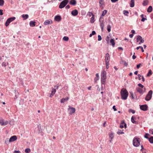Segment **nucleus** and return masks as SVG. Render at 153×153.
Here are the masks:
<instances>
[{
    "instance_id": "obj_9",
    "label": "nucleus",
    "mask_w": 153,
    "mask_h": 153,
    "mask_svg": "<svg viewBox=\"0 0 153 153\" xmlns=\"http://www.w3.org/2000/svg\"><path fill=\"white\" fill-rule=\"evenodd\" d=\"M99 22H100V25L101 28L102 30L103 31L104 26V22L103 20V18H102L101 16Z\"/></svg>"
},
{
    "instance_id": "obj_43",
    "label": "nucleus",
    "mask_w": 153,
    "mask_h": 153,
    "mask_svg": "<svg viewBox=\"0 0 153 153\" xmlns=\"http://www.w3.org/2000/svg\"><path fill=\"white\" fill-rule=\"evenodd\" d=\"M88 15L89 16H93V15H94L93 14V13L92 12H89L88 13Z\"/></svg>"
},
{
    "instance_id": "obj_49",
    "label": "nucleus",
    "mask_w": 153,
    "mask_h": 153,
    "mask_svg": "<svg viewBox=\"0 0 153 153\" xmlns=\"http://www.w3.org/2000/svg\"><path fill=\"white\" fill-rule=\"evenodd\" d=\"M13 153H21L20 152L19 150H18V151L16 150Z\"/></svg>"
},
{
    "instance_id": "obj_62",
    "label": "nucleus",
    "mask_w": 153,
    "mask_h": 153,
    "mask_svg": "<svg viewBox=\"0 0 153 153\" xmlns=\"http://www.w3.org/2000/svg\"><path fill=\"white\" fill-rule=\"evenodd\" d=\"M5 143L6 144H8L9 143L8 142V140H7V139L5 141Z\"/></svg>"
},
{
    "instance_id": "obj_15",
    "label": "nucleus",
    "mask_w": 153,
    "mask_h": 153,
    "mask_svg": "<svg viewBox=\"0 0 153 153\" xmlns=\"http://www.w3.org/2000/svg\"><path fill=\"white\" fill-rule=\"evenodd\" d=\"M56 91V90L55 88H52L51 91V93L50 95V97L52 98L53 95L55 94Z\"/></svg>"
},
{
    "instance_id": "obj_51",
    "label": "nucleus",
    "mask_w": 153,
    "mask_h": 153,
    "mask_svg": "<svg viewBox=\"0 0 153 153\" xmlns=\"http://www.w3.org/2000/svg\"><path fill=\"white\" fill-rule=\"evenodd\" d=\"M2 66L4 67H6V63L5 62H3L2 63Z\"/></svg>"
},
{
    "instance_id": "obj_55",
    "label": "nucleus",
    "mask_w": 153,
    "mask_h": 153,
    "mask_svg": "<svg viewBox=\"0 0 153 153\" xmlns=\"http://www.w3.org/2000/svg\"><path fill=\"white\" fill-rule=\"evenodd\" d=\"M3 10H2L0 9V15H2L3 14V13L2 12Z\"/></svg>"
},
{
    "instance_id": "obj_33",
    "label": "nucleus",
    "mask_w": 153,
    "mask_h": 153,
    "mask_svg": "<svg viewBox=\"0 0 153 153\" xmlns=\"http://www.w3.org/2000/svg\"><path fill=\"white\" fill-rule=\"evenodd\" d=\"M114 137V134L113 133H111L109 134V137L111 139H113Z\"/></svg>"
},
{
    "instance_id": "obj_24",
    "label": "nucleus",
    "mask_w": 153,
    "mask_h": 153,
    "mask_svg": "<svg viewBox=\"0 0 153 153\" xmlns=\"http://www.w3.org/2000/svg\"><path fill=\"white\" fill-rule=\"evenodd\" d=\"M134 0H131L130 3V7H133L134 6Z\"/></svg>"
},
{
    "instance_id": "obj_19",
    "label": "nucleus",
    "mask_w": 153,
    "mask_h": 153,
    "mask_svg": "<svg viewBox=\"0 0 153 153\" xmlns=\"http://www.w3.org/2000/svg\"><path fill=\"white\" fill-rule=\"evenodd\" d=\"M76 2L75 0H71L70 2L71 4L74 5L76 4Z\"/></svg>"
},
{
    "instance_id": "obj_30",
    "label": "nucleus",
    "mask_w": 153,
    "mask_h": 153,
    "mask_svg": "<svg viewBox=\"0 0 153 153\" xmlns=\"http://www.w3.org/2000/svg\"><path fill=\"white\" fill-rule=\"evenodd\" d=\"M107 11L106 10H104L102 12V16H104L107 13Z\"/></svg>"
},
{
    "instance_id": "obj_23",
    "label": "nucleus",
    "mask_w": 153,
    "mask_h": 153,
    "mask_svg": "<svg viewBox=\"0 0 153 153\" xmlns=\"http://www.w3.org/2000/svg\"><path fill=\"white\" fill-rule=\"evenodd\" d=\"M110 42L112 46L114 47L115 44L114 40L113 39H111Z\"/></svg>"
},
{
    "instance_id": "obj_50",
    "label": "nucleus",
    "mask_w": 153,
    "mask_h": 153,
    "mask_svg": "<svg viewBox=\"0 0 153 153\" xmlns=\"http://www.w3.org/2000/svg\"><path fill=\"white\" fill-rule=\"evenodd\" d=\"M109 38H109V36H107L106 40V41L108 43V42H109Z\"/></svg>"
},
{
    "instance_id": "obj_60",
    "label": "nucleus",
    "mask_w": 153,
    "mask_h": 153,
    "mask_svg": "<svg viewBox=\"0 0 153 153\" xmlns=\"http://www.w3.org/2000/svg\"><path fill=\"white\" fill-rule=\"evenodd\" d=\"M70 7V6L68 5H67V6H66L65 7V8H66V9H69Z\"/></svg>"
},
{
    "instance_id": "obj_1",
    "label": "nucleus",
    "mask_w": 153,
    "mask_h": 153,
    "mask_svg": "<svg viewBox=\"0 0 153 153\" xmlns=\"http://www.w3.org/2000/svg\"><path fill=\"white\" fill-rule=\"evenodd\" d=\"M120 93L122 99L124 100L126 99L128 94L127 91L126 89L123 88Z\"/></svg>"
},
{
    "instance_id": "obj_61",
    "label": "nucleus",
    "mask_w": 153,
    "mask_h": 153,
    "mask_svg": "<svg viewBox=\"0 0 153 153\" xmlns=\"http://www.w3.org/2000/svg\"><path fill=\"white\" fill-rule=\"evenodd\" d=\"M102 2L103 0H99V3L100 4L102 5Z\"/></svg>"
},
{
    "instance_id": "obj_64",
    "label": "nucleus",
    "mask_w": 153,
    "mask_h": 153,
    "mask_svg": "<svg viewBox=\"0 0 153 153\" xmlns=\"http://www.w3.org/2000/svg\"><path fill=\"white\" fill-rule=\"evenodd\" d=\"M131 32L133 34L135 33V31L134 30H131Z\"/></svg>"
},
{
    "instance_id": "obj_38",
    "label": "nucleus",
    "mask_w": 153,
    "mask_h": 153,
    "mask_svg": "<svg viewBox=\"0 0 153 153\" xmlns=\"http://www.w3.org/2000/svg\"><path fill=\"white\" fill-rule=\"evenodd\" d=\"M96 34V32L94 31H93L92 33L90 34L89 36L91 37L92 35H94Z\"/></svg>"
},
{
    "instance_id": "obj_37",
    "label": "nucleus",
    "mask_w": 153,
    "mask_h": 153,
    "mask_svg": "<svg viewBox=\"0 0 153 153\" xmlns=\"http://www.w3.org/2000/svg\"><path fill=\"white\" fill-rule=\"evenodd\" d=\"M100 77H95L94 79V81L95 83H97V81L99 79Z\"/></svg>"
},
{
    "instance_id": "obj_18",
    "label": "nucleus",
    "mask_w": 153,
    "mask_h": 153,
    "mask_svg": "<svg viewBox=\"0 0 153 153\" xmlns=\"http://www.w3.org/2000/svg\"><path fill=\"white\" fill-rule=\"evenodd\" d=\"M36 22L33 21L30 22V25L31 27H33L35 26Z\"/></svg>"
},
{
    "instance_id": "obj_28",
    "label": "nucleus",
    "mask_w": 153,
    "mask_h": 153,
    "mask_svg": "<svg viewBox=\"0 0 153 153\" xmlns=\"http://www.w3.org/2000/svg\"><path fill=\"white\" fill-rule=\"evenodd\" d=\"M50 23V21L49 20H47L45 21L44 22V24L46 25L49 24Z\"/></svg>"
},
{
    "instance_id": "obj_5",
    "label": "nucleus",
    "mask_w": 153,
    "mask_h": 153,
    "mask_svg": "<svg viewBox=\"0 0 153 153\" xmlns=\"http://www.w3.org/2000/svg\"><path fill=\"white\" fill-rule=\"evenodd\" d=\"M16 19V18L15 17H12L8 18L6 21L5 23V25L6 26H8L9 24L12 22L14 20Z\"/></svg>"
},
{
    "instance_id": "obj_14",
    "label": "nucleus",
    "mask_w": 153,
    "mask_h": 153,
    "mask_svg": "<svg viewBox=\"0 0 153 153\" xmlns=\"http://www.w3.org/2000/svg\"><path fill=\"white\" fill-rule=\"evenodd\" d=\"M110 59V57L109 54L108 53H106L105 56V62H106L107 63L108 62H109Z\"/></svg>"
},
{
    "instance_id": "obj_11",
    "label": "nucleus",
    "mask_w": 153,
    "mask_h": 153,
    "mask_svg": "<svg viewBox=\"0 0 153 153\" xmlns=\"http://www.w3.org/2000/svg\"><path fill=\"white\" fill-rule=\"evenodd\" d=\"M148 106L146 105H140V109L143 111H146L147 110Z\"/></svg>"
},
{
    "instance_id": "obj_63",
    "label": "nucleus",
    "mask_w": 153,
    "mask_h": 153,
    "mask_svg": "<svg viewBox=\"0 0 153 153\" xmlns=\"http://www.w3.org/2000/svg\"><path fill=\"white\" fill-rule=\"evenodd\" d=\"M129 36L130 38H132L133 36V34H130Z\"/></svg>"
},
{
    "instance_id": "obj_12",
    "label": "nucleus",
    "mask_w": 153,
    "mask_h": 153,
    "mask_svg": "<svg viewBox=\"0 0 153 153\" xmlns=\"http://www.w3.org/2000/svg\"><path fill=\"white\" fill-rule=\"evenodd\" d=\"M17 139V137L16 136H13L10 137V138L9 142H11L16 141Z\"/></svg>"
},
{
    "instance_id": "obj_46",
    "label": "nucleus",
    "mask_w": 153,
    "mask_h": 153,
    "mask_svg": "<svg viewBox=\"0 0 153 153\" xmlns=\"http://www.w3.org/2000/svg\"><path fill=\"white\" fill-rule=\"evenodd\" d=\"M149 133L152 134H153V129H150L149 130Z\"/></svg>"
},
{
    "instance_id": "obj_47",
    "label": "nucleus",
    "mask_w": 153,
    "mask_h": 153,
    "mask_svg": "<svg viewBox=\"0 0 153 153\" xmlns=\"http://www.w3.org/2000/svg\"><path fill=\"white\" fill-rule=\"evenodd\" d=\"M123 12H124V14L126 15H127L126 14L128 13V12L127 11L125 10H124Z\"/></svg>"
},
{
    "instance_id": "obj_34",
    "label": "nucleus",
    "mask_w": 153,
    "mask_h": 153,
    "mask_svg": "<svg viewBox=\"0 0 153 153\" xmlns=\"http://www.w3.org/2000/svg\"><path fill=\"white\" fill-rule=\"evenodd\" d=\"M30 152V149L29 148H27L25 150L26 153H29Z\"/></svg>"
},
{
    "instance_id": "obj_52",
    "label": "nucleus",
    "mask_w": 153,
    "mask_h": 153,
    "mask_svg": "<svg viewBox=\"0 0 153 153\" xmlns=\"http://www.w3.org/2000/svg\"><path fill=\"white\" fill-rule=\"evenodd\" d=\"M149 135V134L148 133L146 134V135L144 136V137L146 138L149 139V138L148 137V136H147V135Z\"/></svg>"
},
{
    "instance_id": "obj_25",
    "label": "nucleus",
    "mask_w": 153,
    "mask_h": 153,
    "mask_svg": "<svg viewBox=\"0 0 153 153\" xmlns=\"http://www.w3.org/2000/svg\"><path fill=\"white\" fill-rule=\"evenodd\" d=\"M152 6H150L148 8L147 11L149 13H150L152 11Z\"/></svg>"
},
{
    "instance_id": "obj_59",
    "label": "nucleus",
    "mask_w": 153,
    "mask_h": 153,
    "mask_svg": "<svg viewBox=\"0 0 153 153\" xmlns=\"http://www.w3.org/2000/svg\"><path fill=\"white\" fill-rule=\"evenodd\" d=\"M146 19L143 18H142L141 19V21L142 22H144L145 20H146Z\"/></svg>"
},
{
    "instance_id": "obj_39",
    "label": "nucleus",
    "mask_w": 153,
    "mask_h": 153,
    "mask_svg": "<svg viewBox=\"0 0 153 153\" xmlns=\"http://www.w3.org/2000/svg\"><path fill=\"white\" fill-rule=\"evenodd\" d=\"M4 1L3 0H0V6H2L3 5Z\"/></svg>"
},
{
    "instance_id": "obj_22",
    "label": "nucleus",
    "mask_w": 153,
    "mask_h": 153,
    "mask_svg": "<svg viewBox=\"0 0 153 153\" xmlns=\"http://www.w3.org/2000/svg\"><path fill=\"white\" fill-rule=\"evenodd\" d=\"M95 21L94 17V15H93L91 18L90 19V22L91 23H93Z\"/></svg>"
},
{
    "instance_id": "obj_36",
    "label": "nucleus",
    "mask_w": 153,
    "mask_h": 153,
    "mask_svg": "<svg viewBox=\"0 0 153 153\" xmlns=\"http://www.w3.org/2000/svg\"><path fill=\"white\" fill-rule=\"evenodd\" d=\"M128 111L129 113H132L133 114H134L135 113V111L131 109H129L128 110Z\"/></svg>"
},
{
    "instance_id": "obj_6",
    "label": "nucleus",
    "mask_w": 153,
    "mask_h": 153,
    "mask_svg": "<svg viewBox=\"0 0 153 153\" xmlns=\"http://www.w3.org/2000/svg\"><path fill=\"white\" fill-rule=\"evenodd\" d=\"M152 94V90H150L147 95L145 99V100L146 101L149 100L151 98Z\"/></svg>"
},
{
    "instance_id": "obj_42",
    "label": "nucleus",
    "mask_w": 153,
    "mask_h": 153,
    "mask_svg": "<svg viewBox=\"0 0 153 153\" xmlns=\"http://www.w3.org/2000/svg\"><path fill=\"white\" fill-rule=\"evenodd\" d=\"M117 133L118 134H122L124 133V132L123 131H118Z\"/></svg>"
},
{
    "instance_id": "obj_17",
    "label": "nucleus",
    "mask_w": 153,
    "mask_h": 153,
    "mask_svg": "<svg viewBox=\"0 0 153 153\" xmlns=\"http://www.w3.org/2000/svg\"><path fill=\"white\" fill-rule=\"evenodd\" d=\"M71 13L72 15L76 16L78 14V12L77 10H75L72 11L71 12Z\"/></svg>"
},
{
    "instance_id": "obj_54",
    "label": "nucleus",
    "mask_w": 153,
    "mask_h": 153,
    "mask_svg": "<svg viewBox=\"0 0 153 153\" xmlns=\"http://www.w3.org/2000/svg\"><path fill=\"white\" fill-rule=\"evenodd\" d=\"M138 79H139V80H141V77H142L141 75L140 74H138Z\"/></svg>"
},
{
    "instance_id": "obj_29",
    "label": "nucleus",
    "mask_w": 153,
    "mask_h": 153,
    "mask_svg": "<svg viewBox=\"0 0 153 153\" xmlns=\"http://www.w3.org/2000/svg\"><path fill=\"white\" fill-rule=\"evenodd\" d=\"M111 26L110 25H108L107 26V29L108 31L109 32L111 31Z\"/></svg>"
},
{
    "instance_id": "obj_7",
    "label": "nucleus",
    "mask_w": 153,
    "mask_h": 153,
    "mask_svg": "<svg viewBox=\"0 0 153 153\" xmlns=\"http://www.w3.org/2000/svg\"><path fill=\"white\" fill-rule=\"evenodd\" d=\"M69 108H68V110L69 111V114L70 115H72V114H74L76 111V109L75 108L71 107L70 106H68Z\"/></svg>"
},
{
    "instance_id": "obj_56",
    "label": "nucleus",
    "mask_w": 153,
    "mask_h": 153,
    "mask_svg": "<svg viewBox=\"0 0 153 153\" xmlns=\"http://www.w3.org/2000/svg\"><path fill=\"white\" fill-rule=\"evenodd\" d=\"M141 65V63H140L139 64L137 65V68H139L140 67Z\"/></svg>"
},
{
    "instance_id": "obj_31",
    "label": "nucleus",
    "mask_w": 153,
    "mask_h": 153,
    "mask_svg": "<svg viewBox=\"0 0 153 153\" xmlns=\"http://www.w3.org/2000/svg\"><path fill=\"white\" fill-rule=\"evenodd\" d=\"M63 39L65 41H68L69 39V38L67 36H64L63 38Z\"/></svg>"
},
{
    "instance_id": "obj_3",
    "label": "nucleus",
    "mask_w": 153,
    "mask_h": 153,
    "mask_svg": "<svg viewBox=\"0 0 153 153\" xmlns=\"http://www.w3.org/2000/svg\"><path fill=\"white\" fill-rule=\"evenodd\" d=\"M133 145L134 146H138L140 145L139 139L134 138L133 140Z\"/></svg>"
},
{
    "instance_id": "obj_44",
    "label": "nucleus",
    "mask_w": 153,
    "mask_h": 153,
    "mask_svg": "<svg viewBox=\"0 0 153 153\" xmlns=\"http://www.w3.org/2000/svg\"><path fill=\"white\" fill-rule=\"evenodd\" d=\"M98 41H100L102 40V37H101V36H100V35H98Z\"/></svg>"
},
{
    "instance_id": "obj_32",
    "label": "nucleus",
    "mask_w": 153,
    "mask_h": 153,
    "mask_svg": "<svg viewBox=\"0 0 153 153\" xmlns=\"http://www.w3.org/2000/svg\"><path fill=\"white\" fill-rule=\"evenodd\" d=\"M137 91L140 93H141L143 92V90L139 88H138L137 89Z\"/></svg>"
},
{
    "instance_id": "obj_4",
    "label": "nucleus",
    "mask_w": 153,
    "mask_h": 153,
    "mask_svg": "<svg viewBox=\"0 0 153 153\" xmlns=\"http://www.w3.org/2000/svg\"><path fill=\"white\" fill-rule=\"evenodd\" d=\"M68 2V0H64L62 1L59 5V7L60 8H64Z\"/></svg>"
},
{
    "instance_id": "obj_10",
    "label": "nucleus",
    "mask_w": 153,
    "mask_h": 153,
    "mask_svg": "<svg viewBox=\"0 0 153 153\" xmlns=\"http://www.w3.org/2000/svg\"><path fill=\"white\" fill-rule=\"evenodd\" d=\"M137 42H138L139 41L140 42L139 43V44H140L141 43H143L144 42V39H143L142 37L140 36H138L137 39Z\"/></svg>"
},
{
    "instance_id": "obj_27",
    "label": "nucleus",
    "mask_w": 153,
    "mask_h": 153,
    "mask_svg": "<svg viewBox=\"0 0 153 153\" xmlns=\"http://www.w3.org/2000/svg\"><path fill=\"white\" fill-rule=\"evenodd\" d=\"M136 120V118H134L133 116H132L131 118V121L132 122L134 123H136V122L134 120Z\"/></svg>"
},
{
    "instance_id": "obj_2",
    "label": "nucleus",
    "mask_w": 153,
    "mask_h": 153,
    "mask_svg": "<svg viewBox=\"0 0 153 153\" xmlns=\"http://www.w3.org/2000/svg\"><path fill=\"white\" fill-rule=\"evenodd\" d=\"M101 83L102 84H104L105 82L106 79V72L104 71H103L101 73Z\"/></svg>"
},
{
    "instance_id": "obj_41",
    "label": "nucleus",
    "mask_w": 153,
    "mask_h": 153,
    "mask_svg": "<svg viewBox=\"0 0 153 153\" xmlns=\"http://www.w3.org/2000/svg\"><path fill=\"white\" fill-rule=\"evenodd\" d=\"M152 71L151 70H149L148 72V73L147 74V76H149L150 75H152Z\"/></svg>"
},
{
    "instance_id": "obj_35",
    "label": "nucleus",
    "mask_w": 153,
    "mask_h": 153,
    "mask_svg": "<svg viewBox=\"0 0 153 153\" xmlns=\"http://www.w3.org/2000/svg\"><path fill=\"white\" fill-rule=\"evenodd\" d=\"M149 141L151 143H153V137H152L149 138Z\"/></svg>"
},
{
    "instance_id": "obj_21",
    "label": "nucleus",
    "mask_w": 153,
    "mask_h": 153,
    "mask_svg": "<svg viewBox=\"0 0 153 153\" xmlns=\"http://www.w3.org/2000/svg\"><path fill=\"white\" fill-rule=\"evenodd\" d=\"M22 16L24 19L25 20L27 19L29 16L27 14H23L22 15Z\"/></svg>"
},
{
    "instance_id": "obj_16",
    "label": "nucleus",
    "mask_w": 153,
    "mask_h": 153,
    "mask_svg": "<svg viewBox=\"0 0 153 153\" xmlns=\"http://www.w3.org/2000/svg\"><path fill=\"white\" fill-rule=\"evenodd\" d=\"M61 19V16H55L54 18V19L57 21L59 22L60 21Z\"/></svg>"
},
{
    "instance_id": "obj_45",
    "label": "nucleus",
    "mask_w": 153,
    "mask_h": 153,
    "mask_svg": "<svg viewBox=\"0 0 153 153\" xmlns=\"http://www.w3.org/2000/svg\"><path fill=\"white\" fill-rule=\"evenodd\" d=\"M138 85L139 87L141 88H143L144 87V86L142 85L141 84L139 83L138 84Z\"/></svg>"
},
{
    "instance_id": "obj_58",
    "label": "nucleus",
    "mask_w": 153,
    "mask_h": 153,
    "mask_svg": "<svg viewBox=\"0 0 153 153\" xmlns=\"http://www.w3.org/2000/svg\"><path fill=\"white\" fill-rule=\"evenodd\" d=\"M113 108L114 110V111H117V109L115 108V105H114V106H113Z\"/></svg>"
},
{
    "instance_id": "obj_26",
    "label": "nucleus",
    "mask_w": 153,
    "mask_h": 153,
    "mask_svg": "<svg viewBox=\"0 0 153 153\" xmlns=\"http://www.w3.org/2000/svg\"><path fill=\"white\" fill-rule=\"evenodd\" d=\"M149 3V1L147 0L144 1L143 2V6H145L147 5Z\"/></svg>"
},
{
    "instance_id": "obj_13",
    "label": "nucleus",
    "mask_w": 153,
    "mask_h": 153,
    "mask_svg": "<svg viewBox=\"0 0 153 153\" xmlns=\"http://www.w3.org/2000/svg\"><path fill=\"white\" fill-rule=\"evenodd\" d=\"M120 127L121 128H124V127L125 128H126V123H125L124 121H123L122 122L120 123Z\"/></svg>"
},
{
    "instance_id": "obj_8",
    "label": "nucleus",
    "mask_w": 153,
    "mask_h": 153,
    "mask_svg": "<svg viewBox=\"0 0 153 153\" xmlns=\"http://www.w3.org/2000/svg\"><path fill=\"white\" fill-rule=\"evenodd\" d=\"M8 123V121L7 120L5 121L3 119H0V125L4 126L7 125Z\"/></svg>"
},
{
    "instance_id": "obj_48",
    "label": "nucleus",
    "mask_w": 153,
    "mask_h": 153,
    "mask_svg": "<svg viewBox=\"0 0 153 153\" xmlns=\"http://www.w3.org/2000/svg\"><path fill=\"white\" fill-rule=\"evenodd\" d=\"M130 94L131 95V97L132 99H134V94H133V93L132 92H131L130 93Z\"/></svg>"
},
{
    "instance_id": "obj_20",
    "label": "nucleus",
    "mask_w": 153,
    "mask_h": 153,
    "mask_svg": "<svg viewBox=\"0 0 153 153\" xmlns=\"http://www.w3.org/2000/svg\"><path fill=\"white\" fill-rule=\"evenodd\" d=\"M69 99V98L67 97L66 98H63L61 100L60 102L61 103H64L65 101H67Z\"/></svg>"
},
{
    "instance_id": "obj_40",
    "label": "nucleus",
    "mask_w": 153,
    "mask_h": 153,
    "mask_svg": "<svg viewBox=\"0 0 153 153\" xmlns=\"http://www.w3.org/2000/svg\"><path fill=\"white\" fill-rule=\"evenodd\" d=\"M122 63H123L124 65L126 66H127L128 65V64L127 63H126V61H123H123H122Z\"/></svg>"
},
{
    "instance_id": "obj_53",
    "label": "nucleus",
    "mask_w": 153,
    "mask_h": 153,
    "mask_svg": "<svg viewBox=\"0 0 153 153\" xmlns=\"http://www.w3.org/2000/svg\"><path fill=\"white\" fill-rule=\"evenodd\" d=\"M106 63V68L108 69V65H109V62H108L107 64L106 62H105Z\"/></svg>"
},
{
    "instance_id": "obj_57",
    "label": "nucleus",
    "mask_w": 153,
    "mask_h": 153,
    "mask_svg": "<svg viewBox=\"0 0 153 153\" xmlns=\"http://www.w3.org/2000/svg\"><path fill=\"white\" fill-rule=\"evenodd\" d=\"M59 87V85H57L54 86V87L55 88H56V89H58V88Z\"/></svg>"
}]
</instances>
